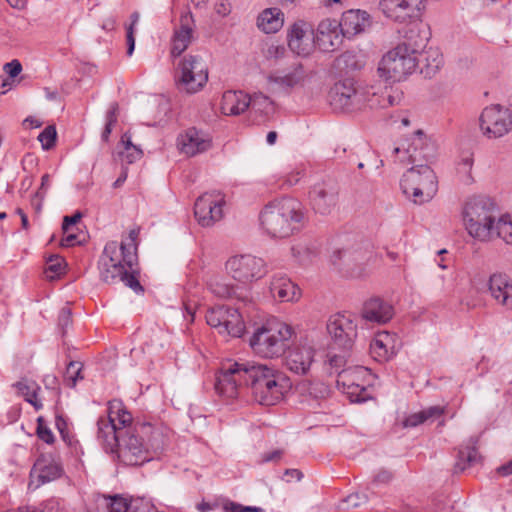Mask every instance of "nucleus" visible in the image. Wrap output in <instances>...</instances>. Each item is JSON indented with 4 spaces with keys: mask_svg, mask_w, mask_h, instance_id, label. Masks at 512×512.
<instances>
[{
    "mask_svg": "<svg viewBox=\"0 0 512 512\" xmlns=\"http://www.w3.org/2000/svg\"><path fill=\"white\" fill-rule=\"evenodd\" d=\"M152 430L148 422H134L123 402L114 399L108 403L107 415L97 420V441L122 464L140 466L151 459L146 437Z\"/></svg>",
    "mask_w": 512,
    "mask_h": 512,
    "instance_id": "1",
    "label": "nucleus"
},
{
    "mask_svg": "<svg viewBox=\"0 0 512 512\" xmlns=\"http://www.w3.org/2000/svg\"><path fill=\"white\" fill-rule=\"evenodd\" d=\"M139 230L132 229L126 241L119 245L117 241L106 243L98 260L100 279L108 284L122 282L126 287L140 295L144 287L140 283V266L137 255Z\"/></svg>",
    "mask_w": 512,
    "mask_h": 512,
    "instance_id": "2",
    "label": "nucleus"
},
{
    "mask_svg": "<svg viewBox=\"0 0 512 512\" xmlns=\"http://www.w3.org/2000/svg\"><path fill=\"white\" fill-rule=\"evenodd\" d=\"M262 230L273 238H286L300 231L306 221V209L293 197L268 202L259 213Z\"/></svg>",
    "mask_w": 512,
    "mask_h": 512,
    "instance_id": "3",
    "label": "nucleus"
},
{
    "mask_svg": "<svg viewBox=\"0 0 512 512\" xmlns=\"http://www.w3.org/2000/svg\"><path fill=\"white\" fill-rule=\"evenodd\" d=\"M413 30L406 40L389 50L379 62L377 73L384 83H395L405 80L415 72L420 63L419 52L425 46V39H413Z\"/></svg>",
    "mask_w": 512,
    "mask_h": 512,
    "instance_id": "4",
    "label": "nucleus"
},
{
    "mask_svg": "<svg viewBox=\"0 0 512 512\" xmlns=\"http://www.w3.org/2000/svg\"><path fill=\"white\" fill-rule=\"evenodd\" d=\"M247 387L251 389L253 399L265 406H272L281 401L291 388L290 379L278 369L266 364L247 361Z\"/></svg>",
    "mask_w": 512,
    "mask_h": 512,
    "instance_id": "5",
    "label": "nucleus"
},
{
    "mask_svg": "<svg viewBox=\"0 0 512 512\" xmlns=\"http://www.w3.org/2000/svg\"><path fill=\"white\" fill-rule=\"evenodd\" d=\"M498 214V207L491 198L471 197L463 208V220L469 235L480 241L497 236Z\"/></svg>",
    "mask_w": 512,
    "mask_h": 512,
    "instance_id": "6",
    "label": "nucleus"
},
{
    "mask_svg": "<svg viewBox=\"0 0 512 512\" xmlns=\"http://www.w3.org/2000/svg\"><path fill=\"white\" fill-rule=\"evenodd\" d=\"M330 261L342 276L361 279L371 273V264L376 261V256L368 242L354 241L335 249Z\"/></svg>",
    "mask_w": 512,
    "mask_h": 512,
    "instance_id": "7",
    "label": "nucleus"
},
{
    "mask_svg": "<svg viewBox=\"0 0 512 512\" xmlns=\"http://www.w3.org/2000/svg\"><path fill=\"white\" fill-rule=\"evenodd\" d=\"M294 336L295 331L291 325L271 320L253 333L250 346L261 357H280L285 354Z\"/></svg>",
    "mask_w": 512,
    "mask_h": 512,
    "instance_id": "8",
    "label": "nucleus"
},
{
    "mask_svg": "<svg viewBox=\"0 0 512 512\" xmlns=\"http://www.w3.org/2000/svg\"><path fill=\"white\" fill-rule=\"evenodd\" d=\"M402 192L412 197L415 204L430 201L437 192L438 182L435 172L427 164H417L408 169L400 181Z\"/></svg>",
    "mask_w": 512,
    "mask_h": 512,
    "instance_id": "9",
    "label": "nucleus"
},
{
    "mask_svg": "<svg viewBox=\"0 0 512 512\" xmlns=\"http://www.w3.org/2000/svg\"><path fill=\"white\" fill-rule=\"evenodd\" d=\"M174 79L179 91L195 94L208 82V66L199 55H185L177 63Z\"/></svg>",
    "mask_w": 512,
    "mask_h": 512,
    "instance_id": "10",
    "label": "nucleus"
},
{
    "mask_svg": "<svg viewBox=\"0 0 512 512\" xmlns=\"http://www.w3.org/2000/svg\"><path fill=\"white\" fill-rule=\"evenodd\" d=\"M225 268L234 280L243 284L262 279L268 273L265 260L252 254L231 256Z\"/></svg>",
    "mask_w": 512,
    "mask_h": 512,
    "instance_id": "11",
    "label": "nucleus"
},
{
    "mask_svg": "<svg viewBox=\"0 0 512 512\" xmlns=\"http://www.w3.org/2000/svg\"><path fill=\"white\" fill-rule=\"evenodd\" d=\"M247 361L223 363L215 376V391L226 399L238 397L240 389L247 385Z\"/></svg>",
    "mask_w": 512,
    "mask_h": 512,
    "instance_id": "12",
    "label": "nucleus"
},
{
    "mask_svg": "<svg viewBox=\"0 0 512 512\" xmlns=\"http://www.w3.org/2000/svg\"><path fill=\"white\" fill-rule=\"evenodd\" d=\"M206 322L221 335L241 337L245 325L238 308L214 306L206 312Z\"/></svg>",
    "mask_w": 512,
    "mask_h": 512,
    "instance_id": "13",
    "label": "nucleus"
},
{
    "mask_svg": "<svg viewBox=\"0 0 512 512\" xmlns=\"http://www.w3.org/2000/svg\"><path fill=\"white\" fill-rule=\"evenodd\" d=\"M327 331L332 339V346L341 352L349 353L357 338V323L351 314L337 313L330 317Z\"/></svg>",
    "mask_w": 512,
    "mask_h": 512,
    "instance_id": "14",
    "label": "nucleus"
},
{
    "mask_svg": "<svg viewBox=\"0 0 512 512\" xmlns=\"http://www.w3.org/2000/svg\"><path fill=\"white\" fill-rule=\"evenodd\" d=\"M329 102L335 111L359 110L365 105L364 88H356L351 79L336 82L329 91Z\"/></svg>",
    "mask_w": 512,
    "mask_h": 512,
    "instance_id": "15",
    "label": "nucleus"
},
{
    "mask_svg": "<svg viewBox=\"0 0 512 512\" xmlns=\"http://www.w3.org/2000/svg\"><path fill=\"white\" fill-rule=\"evenodd\" d=\"M480 129L487 138L503 137L512 130V110L500 105H492L483 109L480 118Z\"/></svg>",
    "mask_w": 512,
    "mask_h": 512,
    "instance_id": "16",
    "label": "nucleus"
},
{
    "mask_svg": "<svg viewBox=\"0 0 512 512\" xmlns=\"http://www.w3.org/2000/svg\"><path fill=\"white\" fill-rule=\"evenodd\" d=\"M225 197L220 191L206 192L194 204V215L202 227H210L223 217Z\"/></svg>",
    "mask_w": 512,
    "mask_h": 512,
    "instance_id": "17",
    "label": "nucleus"
},
{
    "mask_svg": "<svg viewBox=\"0 0 512 512\" xmlns=\"http://www.w3.org/2000/svg\"><path fill=\"white\" fill-rule=\"evenodd\" d=\"M306 72L301 63H294L283 70H277L267 77L269 88L274 93L289 94L290 91L303 84Z\"/></svg>",
    "mask_w": 512,
    "mask_h": 512,
    "instance_id": "18",
    "label": "nucleus"
},
{
    "mask_svg": "<svg viewBox=\"0 0 512 512\" xmlns=\"http://www.w3.org/2000/svg\"><path fill=\"white\" fill-rule=\"evenodd\" d=\"M314 30L311 24L304 20L295 21L287 34L288 46L299 56H307L313 49Z\"/></svg>",
    "mask_w": 512,
    "mask_h": 512,
    "instance_id": "19",
    "label": "nucleus"
},
{
    "mask_svg": "<svg viewBox=\"0 0 512 512\" xmlns=\"http://www.w3.org/2000/svg\"><path fill=\"white\" fill-rule=\"evenodd\" d=\"M423 0H380L379 8L386 18L399 23L417 17Z\"/></svg>",
    "mask_w": 512,
    "mask_h": 512,
    "instance_id": "20",
    "label": "nucleus"
},
{
    "mask_svg": "<svg viewBox=\"0 0 512 512\" xmlns=\"http://www.w3.org/2000/svg\"><path fill=\"white\" fill-rule=\"evenodd\" d=\"M309 199L317 213L329 214L337 203L338 187L333 181L316 183L309 191Z\"/></svg>",
    "mask_w": 512,
    "mask_h": 512,
    "instance_id": "21",
    "label": "nucleus"
},
{
    "mask_svg": "<svg viewBox=\"0 0 512 512\" xmlns=\"http://www.w3.org/2000/svg\"><path fill=\"white\" fill-rule=\"evenodd\" d=\"M315 349L309 345L295 344L287 348L285 352V365L288 370L298 375L309 372L314 361Z\"/></svg>",
    "mask_w": 512,
    "mask_h": 512,
    "instance_id": "22",
    "label": "nucleus"
},
{
    "mask_svg": "<svg viewBox=\"0 0 512 512\" xmlns=\"http://www.w3.org/2000/svg\"><path fill=\"white\" fill-rule=\"evenodd\" d=\"M339 22L332 19L322 20L313 36L314 45L323 52H331L342 42Z\"/></svg>",
    "mask_w": 512,
    "mask_h": 512,
    "instance_id": "23",
    "label": "nucleus"
},
{
    "mask_svg": "<svg viewBox=\"0 0 512 512\" xmlns=\"http://www.w3.org/2000/svg\"><path fill=\"white\" fill-rule=\"evenodd\" d=\"M371 24L370 14L361 9H350L343 12L339 21L341 34L347 38L363 33Z\"/></svg>",
    "mask_w": 512,
    "mask_h": 512,
    "instance_id": "24",
    "label": "nucleus"
},
{
    "mask_svg": "<svg viewBox=\"0 0 512 512\" xmlns=\"http://www.w3.org/2000/svg\"><path fill=\"white\" fill-rule=\"evenodd\" d=\"M177 145L182 153L195 156L211 147V139L203 131L191 127L178 136Z\"/></svg>",
    "mask_w": 512,
    "mask_h": 512,
    "instance_id": "25",
    "label": "nucleus"
},
{
    "mask_svg": "<svg viewBox=\"0 0 512 512\" xmlns=\"http://www.w3.org/2000/svg\"><path fill=\"white\" fill-rule=\"evenodd\" d=\"M491 298L506 310H512V279L505 273H493L488 280Z\"/></svg>",
    "mask_w": 512,
    "mask_h": 512,
    "instance_id": "26",
    "label": "nucleus"
},
{
    "mask_svg": "<svg viewBox=\"0 0 512 512\" xmlns=\"http://www.w3.org/2000/svg\"><path fill=\"white\" fill-rule=\"evenodd\" d=\"M271 296L280 302L297 301L301 296L300 288L286 274L275 273L270 282Z\"/></svg>",
    "mask_w": 512,
    "mask_h": 512,
    "instance_id": "27",
    "label": "nucleus"
},
{
    "mask_svg": "<svg viewBox=\"0 0 512 512\" xmlns=\"http://www.w3.org/2000/svg\"><path fill=\"white\" fill-rule=\"evenodd\" d=\"M394 314L392 305L379 297H374L366 301L363 305L361 315L368 322L384 324L388 322Z\"/></svg>",
    "mask_w": 512,
    "mask_h": 512,
    "instance_id": "28",
    "label": "nucleus"
},
{
    "mask_svg": "<svg viewBox=\"0 0 512 512\" xmlns=\"http://www.w3.org/2000/svg\"><path fill=\"white\" fill-rule=\"evenodd\" d=\"M250 103V96L243 91L228 90L222 95L220 109L224 115L236 116L244 113Z\"/></svg>",
    "mask_w": 512,
    "mask_h": 512,
    "instance_id": "29",
    "label": "nucleus"
},
{
    "mask_svg": "<svg viewBox=\"0 0 512 512\" xmlns=\"http://www.w3.org/2000/svg\"><path fill=\"white\" fill-rule=\"evenodd\" d=\"M191 22L193 21L190 13L181 16L180 26L175 29L172 38V45L170 51L172 57L180 56L191 43L193 35V28Z\"/></svg>",
    "mask_w": 512,
    "mask_h": 512,
    "instance_id": "30",
    "label": "nucleus"
},
{
    "mask_svg": "<svg viewBox=\"0 0 512 512\" xmlns=\"http://www.w3.org/2000/svg\"><path fill=\"white\" fill-rule=\"evenodd\" d=\"M370 353L378 362L391 359L396 354L394 335L387 331L378 333L370 344Z\"/></svg>",
    "mask_w": 512,
    "mask_h": 512,
    "instance_id": "31",
    "label": "nucleus"
},
{
    "mask_svg": "<svg viewBox=\"0 0 512 512\" xmlns=\"http://www.w3.org/2000/svg\"><path fill=\"white\" fill-rule=\"evenodd\" d=\"M34 468L38 471V480L42 484L60 478L64 472L59 461L44 455L36 460Z\"/></svg>",
    "mask_w": 512,
    "mask_h": 512,
    "instance_id": "32",
    "label": "nucleus"
},
{
    "mask_svg": "<svg viewBox=\"0 0 512 512\" xmlns=\"http://www.w3.org/2000/svg\"><path fill=\"white\" fill-rule=\"evenodd\" d=\"M284 25V13L276 7L264 9L257 17V27L266 34L278 32Z\"/></svg>",
    "mask_w": 512,
    "mask_h": 512,
    "instance_id": "33",
    "label": "nucleus"
},
{
    "mask_svg": "<svg viewBox=\"0 0 512 512\" xmlns=\"http://www.w3.org/2000/svg\"><path fill=\"white\" fill-rule=\"evenodd\" d=\"M363 382H370L369 370L363 366L347 367L337 372V387H349Z\"/></svg>",
    "mask_w": 512,
    "mask_h": 512,
    "instance_id": "34",
    "label": "nucleus"
},
{
    "mask_svg": "<svg viewBox=\"0 0 512 512\" xmlns=\"http://www.w3.org/2000/svg\"><path fill=\"white\" fill-rule=\"evenodd\" d=\"M424 134L422 131H417L415 133V138L413 139L412 143L408 146L407 149L403 150V157L400 158L401 162H408V163H416L421 160H428V158L431 156L428 153V150L430 148L428 146L424 145Z\"/></svg>",
    "mask_w": 512,
    "mask_h": 512,
    "instance_id": "35",
    "label": "nucleus"
},
{
    "mask_svg": "<svg viewBox=\"0 0 512 512\" xmlns=\"http://www.w3.org/2000/svg\"><path fill=\"white\" fill-rule=\"evenodd\" d=\"M293 257L300 264H307L319 253V246L312 240H300L291 247Z\"/></svg>",
    "mask_w": 512,
    "mask_h": 512,
    "instance_id": "36",
    "label": "nucleus"
},
{
    "mask_svg": "<svg viewBox=\"0 0 512 512\" xmlns=\"http://www.w3.org/2000/svg\"><path fill=\"white\" fill-rule=\"evenodd\" d=\"M363 66L364 62L354 51H345L334 61V67L340 72L360 70Z\"/></svg>",
    "mask_w": 512,
    "mask_h": 512,
    "instance_id": "37",
    "label": "nucleus"
},
{
    "mask_svg": "<svg viewBox=\"0 0 512 512\" xmlns=\"http://www.w3.org/2000/svg\"><path fill=\"white\" fill-rule=\"evenodd\" d=\"M14 386L18 392L24 397L25 401L31 404L36 411L43 408V404L38 400V391L40 387L35 382L19 381Z\"/></svg>",
    "mask_w": 512,
    "mask_h": 512,
    "instance_id": "38",
    "label": "nucleus"
},
{
    "mask_svg": "<svg viewBox=\"0 0 512 512\" xmlns=\"http://www.w3.org/2000/svg\"><path fill=\"white\" fill-rule=\"evenodd\" d=\"M370 382L357 383L349 387H337L339 391L346 394L351 402L362 403L371 398L368 387Z\"/></svg>",
    "mask_w": 512,
    "mask_h": 512,
    "instance_id": "39",
    "label": "nucleus"
},
{
    "mask_svg": "<svg viewBox=\"0 0 512 512\" xmlns=\"http://www.w3.org/2000/svg\"><path fill=\"white\" fill-rule=\"evenodd\" d=\"M420 62L425 60L426 64L424 66L425 70H421V72H425L427 76H431L435 74L442 66H443V56L439 53L438 50L429 49L424 54L419 52Z\"/></svg>",
    "mask_w": 512,
    "mask_h": 512,
    "instance_id": "40",
    "label": "nucleus"
},
{
    "mask_svg": "<svg viewBox=\"0 0 512 512\" xmlns=\"http://www.w3.org/2000/svg\"><path fill=\"white\" fill-rule=\"evenodd\" d=\"M392 83H385V99L384 100H376V98H368L367 106L370 108H387L390 106H394L400 102L402 93L397 90L394 91L391 86Z\"/></svg>",
    "mask_w": 512,
    "mask_h": 512,
    "instance_id": "41",
    "label": "nucleus"
},
{
    "mask_svg": "<svg viewBox=\"0 0 512 512\" xmlns=\"http://www.w3.org/2000/svg\"><path fill=\"white\" fill-rule=\"evenodd\" d=\"M478 458L479 454L474 446H468L466 448L460 449L458 452L457 461L455 463V471H464L466 468L475 464L478 461Z\"/></svg>",
    "mask_w": 512,
    "mask_h": 512,
    "instance_id": "42",
    "label": "nucleus"
},
{
    "mask_svg": "<svg viewBox=\"0 0 512 512\" xmlns=\"http://www.w3.org/2000/svg\"><path fill=\"white\" fill-rule=\"evenodd\" d=\"M80 379H83L82 363L77 361H70L64 373V382L66 386L74 388Z\"/></svg>",
    "mask_w": 512,
    "mask_h": 512,
    "instance_id": "43",
    "label": "nucleus"
},
{
    "mask_svg": "<svg viewBox=\"0 0 512 512\" xmlns=\"http://www.w3.org/2000/svg\"><path fill=\"white\" fill-rule=\"evenodd\" d=\"M118 110H119L118 103L113 102L110 104V106L106 112V123H105V127L103 129L102 135H101V138L104 142L108 141L109 136L113 130V127L117 123Z\"/></svg>",
    "mask_w": 512,
    "mask_h": 512,
    "instance_id": "44",
    "label": "nucleus"
},
{
    "mask_svg": "<svg viewBox=\"0 0 512 512\" xmlns=\"http://www.w3.org/2000/svg\"><path fill=\"white\" fill-rule=\"evenodd\" d=\"M251 103L250 107L252 110L259 112L261 114L267 115L273 110V102L268 96H265L262 93L255 94L254 96H250Z\"/></svg>",
    "mask_w": 512,
    "mask_h": 512,
    "instance_id": "45",
    "label": "nucleus"
},
{
    "mask_svg": "<svg viewBox=\"0 0 512 512\" xmlns=\"http://www.w3.org/2000/svg\"><path fill=\"white\" fill-rule=\"evenodd\" d=\"M48 277L60 276L65 270V260L59 255H50L46 261Z\"/></svg>",
    "mask_w": 512,
    "mask_h": 512,
    "instance_id": "46",
    "label": "nucleus"
},
{
    "mask_svg": "<svg viewBox=\"0 0 512 512\" xmlns=\"http://www.w3.org/2000/svg\"><path fill=\"white\" fill-rule=\"evenodd\" d=\"M497 229V237L512 246V222L507 217H499Z\"/></svg>",
    "mask_w": 512,
    "mask_h": 512,
    "instance_id": "47",
    "label": "nucleus"
},
{
    "mask_svg": "<svg viewBox=\"0 0 512 512\" xmlns=\"http://www.w3.org/2000/svg\"><path fill=\"white\" fill-rule=\"evenodd\" d=\"M57 138V132L55 126L49 125L38 135L42 148L49 150L55 146Z\"/></svg>",
    "mask_w": 512,
    "mask_h": 512,
    "instance_id": "48",
    "label": "nucleus"
},
{
    "mask_svg": "<svg viewBox=\"0 0 512 512\" xmlns=\"http://www.w3.org/2000/svg\"><path fill=\"white\" fill-rule=\"evenodd\" d=\"M209 289L215 296L220 298H233L236 294L233 286L219 281L210 282Z\"/></svg>",
    "mask_w": 512,
    "mask_h": 512,
    "instance_id": "49",
    "label": "nucleus"
},
{
    "mask_svg": "<svg viewBox=\"0 0 512 512\" xmlns=\"http://www.w3.org/2000/svg\"><path fill=\"white\" fill-rule=\"evenodd\" d=\"M36 435L41 441L49 445L53 444L55 441L52 430L47 426L42 416L37 418Z\"/></svg>",
    "mask_w": 512,
    "mask_h": 512,
    "instance_id": "50",
    "label": "nucleus"
},
{
    "mask_svg": "<svg viewBox=\"0 0 512 512\" xmlns=\"http://www.w3.org/2000/svg\"><path fill=\"white\" fill-rule=\"evenodd\" d=\"M106 499L109 500L107 503L108 512H128L131 507V502L128 503L127 499L120 495L108 496Z\"/></svg>",
    "mask_w": 512,
    "mask_h": 512,
    "instance_id": "51",
    "label": "nucleus"
},
{
    "mask_svg": "<svg viewBox=\"0 0 512 512\" xmlns=\"http://www.w3.org/2000/svg\"><path fill=\"white\" fill-rule=\"evenodd\" d=\"M306 391L315 399H322L329 395V387L321 381H309Z\"/></svg>",
    "mask_w": 512,
    "mask_h": 512,
    "instance_id": "52",
    "label": "nucleus"
},
{
    "mask_svg": "<svg viewBox=\"0 0 512 512\" xmlns=\"http://www.w3.org/2000/svg\"><path fill=\"white\" fill-rule=\"evenodd\" d=\"M474 164V159L471 153H464L458 163V171L467 175V182H471V170Z\"/></svg>",
    "mask_w": 512,
    "mask_h": 512,
    "instance_id": "53",
    "label": "nucleus"
},
{
    "mask_svg": "<svg viewBox=\"0 0 512 512\" xmlns=\"http://www.w3.org/2000/svg\"><path fill=\"white\" fill-rule=\"evenodd\" d=\"M72 324V312L70 308L63 307L58 315V326L62 330V334L66 333V329Z\"/></svg>",
    "mask_w": 512,
    "mask_h": 512,
    "instance_id": "54",
    "label": "nucleus"
},
{
    "mask_svg": "<svg viewBox=\"0 0 512 512\" xmlns=\"http://www.w3.org/2000/svg\"><path fill=\"white\" fill-rule=\"evenodd\" d=\"M122 160L126 161L128 164H132L135 161L139 160L142 155L143 151L138 146H132V149L130 151H119L118 152Z\"/></svg>",
    "mask_w": 512,
    "mask_h": 512,
    "instance_id": "55",
    "label": "nucleus"
},
{
    "mask_svg": "<svg viewBox=\"0 0 512 512\" xmlns=\"http://www.w3.org/2000/svg\"><path fill=\"white\" fill-rule=\"evenodd\" d=\"M131 512H157L155 506L143 499H137L131 502Z\"/></svg>",
    "mask_w": 512,
    "mask_h": 512,
    "instance_id": "56",
    "label": "nucleus"
},
{
    "mask_svg": "<svg viewBox=\"0 0 512 512\" xmlns=\"http://www.w3.org/2000/svg\"><path fill=\"white\" fill-rule=\"evenodd\" d=\"M4 71L8 74V77L14 79L22 71V65L19 60L14 59L4 65Z\"/></svg>",
    "mask_w": 512,
    "mask_h": 512,
    "instance_id": "57",
    "label": "nucleus"
},
{
    "mask_svg": "<svg viewBox=\"0 0 512 512\" xmlns=\"http://www.w3.org/2000/svg\"><path fill=\"white\" fill-rule=\"evenodd\" d=\"M39 512H63V508L57 499L51 498L42 503Z\"/></svg>",
    "mask_w": 512,
    "mask_h": 512,
    "instance_id": "58",
    "label": "nucleus"
},
{
    "mask_svg": "<svg viewBox=\"0 0 512 512\" xmlns=\"http://www.w3.org/2000/svg\"><path fill=\"white\" fill-rule=\"evenodd\" d=\"M424 422H425V417L421 410L417 413H413V414H410L409 416H407L406 419L404 420V426L405 427H416Z\"/></svg>",
    "mask_w": 512,
    "mask_h": 512,
    "instance_id": "59",
    "label": "nucleus"
},
{
    "mask_svg": "<svg viewBox=\"0 0 512 512\" xmlns=\"http://www.w3.org/2000/svg\"><path fill=\"white\" fill-rule=\"evenodd\" d=\"M343 354H333L329 356V365L332 369L337 372L338 369L342 368L346 363V355L348 353L342 352Z\"/></svg>",
    "mask_w": 512,
    "mask_h": 512,
    "instance_id": "60",
    "label": "nucleus"
},
{
    "mask_svg": "<svg viewBox=\"0 0 512 512\" xmlns=\"http://www.w3.org/2000/svg\"><path fill=\"white\" fill-rule=\"evenodd\" d=\"M82 217L80 212H76L71 216H65L62 223V230L64 233H67L71 230L72 226L76 225Z\"/></svg>",
    "mask_w": 512,
    "mask_h": 512,
    "instance_id": "61",
    "label": "nucleus"
},
{
    "mask_svg": "<svg viewBox=\"0 0 512 512\" xmlns=\"http://www.w3.org/2000/svg\"><path fill=\"white\" fill-rule=\"evenodd\" d=\"M50 185V175L46 173L41 177V185L35 192V198H41V200H44Z\"/></svg>",
    "mask_w": 512,
    "mask_h": 512,
    "instance_id": "62",
    "label": "nucleus"
},
{
    "mask_svg": "<svg viewBox=\"0 0 512 512\" xmlns=\"http://www.w3.org/2000/svg\"><path fill=\"white\" fill-rule=\"evenodd\" d=\"M214 9L219 16L226 17L231 13L232 6L228 0H218Z\"/></svg>",
    "mask_w": 512,
    "mask_h": 512,
    "instance_id": "63",
    "label": "nucleus"
},
{
    "mask_svg": "<svg viewBox=\"0 0 512 512\" xmlns=\"http://www.w3.org/2000/svg\"><path fill=\"white\" fill-rule=\"evenodd\" d=\"M365 93V105H367L368 98H376V100H384L385 99V89L379 91L376 86H370L364 88Z\"/></svg>",
    "mask_w": 512,
    "mask_h": 512,
    "instance_id": "64",
    "label": "nucleus"
}]
</instances>
